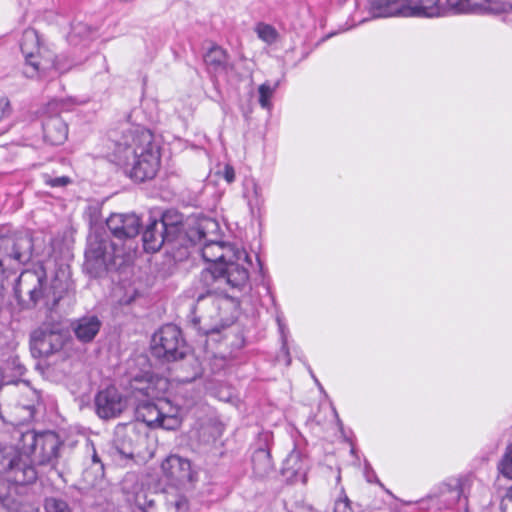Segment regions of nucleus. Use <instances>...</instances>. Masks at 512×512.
<instances>
[{
	"instance_id": "obj_1",
	"label": "nucleus",
	"mask_w": 512,
	"mask_h": 512,
	"mask_svg": "<svg viewBox=\"0 0 512 512\" xmlns=\"http://www.w3.org/2000/svg\"><path fill=\"white\" fill-rule=\"evenodd\" d=\"M114 156L118 160H161V144L155 141L151 130L126 123L120 133L110 135Z\"/></svg>"
},
{
	"instance_id": "obj_2",
	"label": "nucleus",
	"mask_w": 512,
	"mask_h": 512,
	"mask_svg": "<svg viewBox=\"0 0 512 512\" xmlns=\"http://www.w3.org/2000/svg\"><path fill=\"white\" fill-rule=\"evenodd\" d=\"M210 228L216 229L217 223L212 220H205L188 233L189 239L194 244H202L201 254L206 262L210 263L211 266L218 267L248 263V255L244 250H240L230 243L208 239L206 230Z\"/></svg>"
},
{
	"instance_id": "obj_3",
	"label": "nucleus",
	"mask_w": 512,
	"mask_h": 512,
	"mask_svg": "<svg viewBox=\"0 0 512 512\" xmlns=\"http://www.w3.org/2000/svg\"><path fill=\"white\" fill-rule=\"evenodd\" d=\"M13 439L17 440V447L24 454L31 456L34 464L38 466L54 467L58 456L61 441L52 431L36 433L33 430H15Z\"/></svg>"
},
{
	"instance_id": "obj_4",
	"label": "nucleus",
	"mask_w": 512,
	"mask_h": 512,
	"mask_svg": "<svg viewBox=\"0 0 512 512\" xmlns=\"http://www.w3.org/2000/svg\"><path fill=\"white\" fill-rule=\"evenodd\" d=\"M230 267L209 266L199 276V284L203 292L196 296L201 301L206 295L225 292V286L233 290H243L249 280V273L243 264H231Z\"/></svg>"
},
{
	"instance_id": "obj_5",
	"label": "nucleus",
	"mask_w": 512,
	"mask_h": 512,
	"mask_svg": "<svg viewBox=\"0 0 512 512\" xmlns=\"http://www.w3.org/2000/svg\"><path fill=\"white\" fill-rule=\"evenodd\" d=\"M21 52L25 58L23 73L27 78L51 77V70H59L51 51L42 46L38 32L33 28L24 30L20 42Z\"/></svg>"
},
{
	"instance_id": "obj_6",
	"label": "nucleus",
	"mask_w": 512,
	"mask_h": 512,
	"mask_svg": "<svg viewBox=\"0 0 512 512\" xmlns=\"http://www.w3.org/2000/svg\"><path fill=\"white\" fill-rule=\"evenodd\" d=\"M80 104L75 98L53 99L39 112L43 139L51 145H61L68 137V125L61 117L62 112L70 111Z\"/></svg>"
},
{
	"instance_id": "obj_7",
	"label": "nucleus",
	"mask_w": 512,
	"mask_h": 512,
	"mask_svg": "<svg viewBox=\"0 0 512 512\" xmlns=\"http://www.w3.org/2000/svg\"><path fill=\"white\" fill-rule=\"evenodd\" d=\"M115 245L106 237L91 235L85 251L84 269L92 277H101L115 264Z\"/></svg>"
},
{
	"instance_id": "obj_8",
	"label": "nucleus",
	"mask_w": 512,
	"mask_h": 512,
	"mask_svg": "<svg viewBox=\"0 0 512 512\" xmlns=\"http://www.w3.org/2000/svg\"><path fill=\"white\" fill-rule=\"evenodd\" d=\"M32 239L28 235L0 237V304L4 299L3 274L6 267L25 264L31 259Z\"/></svg>"
},
{
	"instance_id": "obj_9",
	"label": "nucleus",
	"mask_w": 512,
	"mask_h": 512,
	"mask_svg": "<svg viewBox=\"0 0 512 512\" xmlns=\"http://www.w3.org/2000/svg\"><path fill=\"white\" fill-rule=\"evenodd\" d=\"M151 352L166 361L182 359L186 354V346L181 330L173 324L160 328L152 337Z\"/></svg>"
},
{
	"instance_id": "obj_10",
	"label": "nucleus",
	"mask_w": 512,
	"mask_h": 512,
	"mask_svg": "<svg viewBox=\"0 0 512 512\" xmlns=\"http://www.w3.org/2000/svg\"><path fill=\"white\" fill-rule=\"evenodd\" d=\"M66 342V334L59 324L43 323L30 335V349L35 358L49 357L59 352Z\"/></svg>"
},
{
	"instance_id": "obj_11",
	"label": "nucleus",
	"mask_w": 512,
	"mask_h": 512,
	"mask_svg": "<svg viewBox=\"0 0 512 512\" xmlns=\"http://www.w3.org/2000/svg\"><path fill=\"white\" fill-rule=\"evenodd\" d=\"M129 405V400L115 387H108L97 393L95 407L97 415L102 419L119 417Z\"/></svg>"
},
{
	"instance_id": "obj_12",
	"label": "nucleus",
	"mask_w": 512,
	"mask_h": 512,
	"mask_svg": "<svg viewBox=\"0 0 512 512\" xmlns=\"http://www.w3.org/2000/svg\"><path fill=\"white\" fill-rule=\"evenodd\" d=\"M483 9L494 14H505L512 21V0H482ZM447 8L453 13H469L474 10V0H445Z\"/></svg>"
},
{
	"instance_id": "obj_13",
	"label": "nucleus",
	"mask_w": 512,
	"mask_h": 512,
	"mask_svg": "<svg viewBox=\"0 0 512 512\" xmlns=\"http://www.w3.org/2000/svg\"><path fill=\"white\" fill-rule=\"evenodd\" d=\"M13 462L2 477L15 485H28L36 481L38 473L28 454L21 451Z\"/></svg>"
},
{
	"instance_id": "obj_14",
	"label": "nucleus",
	"mask_w": 512,
	"mask_h": 512,
	"mask_svg": "<svg viewBox=\"0 0 512 512\" xmlns=\"http://www.w3.org/2000/svg\"><path fill=\"white\" fill-rule=\"evenodd\" d=\"M110 232L118 239H130L139 234L140 218L134 213H114L106 221Z\"/></svg>"
},
{
	"instance_id": "obj_15",
	"label": "nucleus",
	"mask_w": 512,
	"mask_h": 512,
	"mask_svg": "<svg viewBox=\"0 0 512 512\" xmlns=\"http://www.w3.org/2000/svg\"><path fill=\"white\" fill-rule=\"evenodd\" d=\"M165 476L174 484H182L191 479V465L187 459L170 455L161 465Z\"/></svg>"
},
{
	"instance_id": "obj_16",
	"label": "nucleus",
	"mask_w": 512,
	"mask_h": 512,
	"mask_svg": "<svg viewBox=\"0 0 512 512\" xmlns=\"http://www.w3.org/2000/svg\"><path fill=\"white\" fill-rule=\"evenodd\" d=\"M406 8L409 17L433 18L445 13V0H410Z\"/></svg>"
},
{
	"instance_id": "obj_17",
	"label": "nucleus",
	"mask_w": 512,
	"mask_h": 512,
	"mask_svg": "<svg viewBox=\"0 0 512 512\" xmlns=\"http://www.w3.org/2000/svg\"><path fill=\"white\" fill-rule=\"evenodd\" d=\"M17 292L28 294L30 300L36 304L40 298L44 297L42 278L36 273H22L18 279ZM45 298L47 299L45 302L46 306L51 309V303L49 301L48 295H45Z\"/></svg>"
},
{
	"instance_id": "obj_18",
	"label": "nucleus",
	"mask_w": 512,
	"mask_h": 512,
	"mask_svg": "<svg viewBox=\"0 0 512 512\" xmlns=\"http://www.w3.org/2000/svg\"><path fill=\"white\" fill-rule=\"evenodd\" d=\"M370 12L373 17H409L406 11V0H369Z\"/></svg>"
},
{
	"instance_id": "obj_19",
	"label": "nucleus",
	"mask_w": 512,
	"mask_h": 512,
	"mask_svg": "<svg viewBox=\"0 0 512 512\" xmlns=\"http://www.w3.org/2000/svg\"><path fill=\"white\" fill-rule=\"evenodd\" d=\"M102 323L95 315H86L72 324L76 338L83 343L91 342L98 334Z\"/></svg>"
},
{
	"instance_id": "obj_20",
	"label": "nucleus",
	"mask_w": 512,
	"mask_h": 512,
	"mask_svg": "<svg viewBox=\"0 0 512 512\" xmlns=\"http://www.w3.org/2000/svg\"><path fill=\"white\" fill-rule=\"evenodd\" d=\"M160 162H123V172L135 182L153 179L159 169Z\"/></svg>"
},
{
	"instance_id": "obj_21",
	"label": "nucleus",
	"mask_w": 512,
	"mask_h": 512,
	"mask_svg": "<svg viewBox=\"0 0 512 512\" xmlns=\"http://www.w3.org/2000/svg\"><path fill=\"white\" fill-rule=\"evenodd\" d=\"M143 246L147 252H157L163 244L168 241V233L159 225L157 219L151 221L145 228L143 235Z\"/></svg>"
},
{
	"instance_id": "obj_22",
	"label": "nucleus",
	"mask_w": 512,
	"mask_h": 512,
	"mask_svg": "<svg viewBox=\"0 0 512 512\" xmlns=\"http://www.w3.org/2000/svg\"><path fill=\"white\" fill-rule=\"evenodd\" d=\"M204 62L209 71L217 75H227L232 69V65L228 61L226 51L219 46H213L205 54Z\"/></svg>"
},
{
	"instance_id": "obj_23",
	"label": "nucleus",
	"mask_w": 512,
	"mask_h": 512,
	"mask_svg": "<svg viewBox=\"0 0 512 512\" xmlns=\"http://www.w3.org/2000/svg\"><path fill=\"white\" fill-rule=\"evenodd\" d=\"M162 408L150 401H140L135 409V417L147 426L156 428L162 415Z\"/></svg>"
},
{
	"instance_id": "obj_24",
	"label": "nucleus",
	"mask_w": 512,
	"mask_h": 512,
	"mask_svg": "<svg viewBox=\"0 0 512 512\" xmlns=\"http://www.w3.org/2000/svg\"><path fill=\"white\" fill-rule=\"evenodd\" d=\"M157 222L168 233V241H175L182 233L183 215L175 210L165 211Z\"/></svg>"
},
{
	"instance_id": "obj_25",
	"label": "nucleus",
	"mask_w": 512,
	"mask_h": 512,
	"mask_svg": "<svg viewBox=\"0 0 512 512\" xmlns=\"http://www.w3.org/2000/svg\"><path fill=\"white\" fill-rule=\"evenodd\" d=\"M139 440L140 434L134 428L127 429L116 441L117 451L126 458H133Z\"/></svg>"
},
{
	"instance_id": "obj_26",
	"label": "nucleus",
	"mask_w": 512,
	"mask_h": 512,
	"mask_svg": "<svg viewBox=\"0 0 512 512\" xmlns=\"http://www.w3.org/2000/svg\"><path fill=\"white\" fill-rule=\"evenodd\" d=\"M252 465L254 473L259 477L266 476L273 468L269 450L258 448L252 456Z\"/></svg>"
},
{
	"instance_id": "obj_27",
	"label": "nucleus",
	"mask_w": 512,
	"mask_h": 512,
	"mask_svg": "<svg viewBox=\"0 0 512 512\" xmlns=\"http://www.w3.org/2000/svg\"><path fill=\"white\" fill-rule=\"evenodd\" d=\"M283 471L291 476H304L306 467L301 458V453L297 450L291 451L283 464Z\"/></svg>"
},
{
	"instance_id": "obj_28",
	"label": "nucleus",
	"mask_w": 512,
	"mask_h": 512,
	"mask_svg": "<svg viewBox=\"0 0 512 512\" xmlns=\"http://www.w3.org/2000/svg\"><path fill=\"white\" fill-rule=\"evenodd\" d=\"M21 452L17 447V440L14 445L0 444V476L2 477L7 469L14 463L15 458Z\"/></svg>"
},
{
	"instance_id": "obj_29",
	"label": "nucleus",
	"mask_w": 512,
	"mask_h": 512,
	"mask_svg": "<svg viewBox=\"0 0 512 512\" xmlns=\"http://www.w3.org/2000/svg\"><path fill=\"white\" fill-rule=\"evenodd\" d=\"M280 85V81H275L271 84L269 81L264 82L258 87L259 104L263 109L271 111L273 108L272 96Z\"/></svg>"
},
{
	"instance_id": "obj_30",
	"label": "nucleus",
	"mask_w": 512,
	"mask_h": 512,
	"mask_svg": "<svg viewBox=\"0 0 512 512\" xmlns=\"http://www.w3.org/2000/svg\"><path fill=\"white\" fill-rule=\"evenodd\" d=\"M104 478V465L95 463L86 468L82 473V480L86 487L98 485Z\"/></svg>"
},
{
	"instance_id": "obj_31",
	"label": "nucleus",
	"mask_w": 512,
	"mask_h": 512,
	"mask_svg": "<svg viewBox=\"0 0 512 512\" xmlns=\"http://www.w3.org/2000/svg\"><path fill=\"white\" fill-rule=\"evenodd\" d=\"M10 483L12 482L7 481L5 477L0 479V505L9 510L14 508L16 492V487L11 486Z\"/></svg>"
},
{
	"instance_id": "obj_32",
	"label": "nucleus",
	"mask_w": 512,
	"mask_h": 512,
	"mask_svg": "<svg viewBox=\"0 0 512 512\" xmlns=\"http://www.w3.org/2000/svg\"><path fill=\"white\" fill-rule=\"evenodd\" d=\"M131 392L132 396L140 401V396H153L154 388L149 381L135 378L131 383Z\"/></svg>"
},
{
	"instance_id": "obj_33",
	"label": "nucleus",
	"mask_w": 512,
	"mask_h": 512,
	"mask_svg": "<svg viewBox=\"0 0 512 512\" xmlns=\"http://www.w3.org/2000/svg\"><path fill=\"white\" fill-rule=\"evenodd\" d=\"M93 32L92 26L81 21H74L71 23V30L68 36L69 41L73 42L75 38L87 39Z\"/></svg>"
},
{
	"instance_id": "obj_34",
	"label": "nucleus",
	"mask_w": 512,
	"mask_h": 512,
	"mask_svg": "<svg viewBox=\"0 0 512 512\" xmlns=\"http://www.w3.org/2000/svg\"><path fill=\"white\" fill-rule=\"evenodd\" d=\"M255 31L259 39L267 44H273L278 38L277 30L272 25L263 22L257 24Z\"/></svg>"
},
{
	"instance_id": "obj_35",
	"label": "nucleus",
	"mask_w": 512,
	"mask_h": 512,
	"mask_svg": "<svg viewBox=\"0 0 512 512\" xmlns=\"http://www.w3.org/2000/svg\"><path fill=\"white\" fill-rule=\"evenodd\" d=\"M498 471L505 478L512 480V445L506 448L504 455L498 463Z\"/></svg>"
},
{
	"instance_id": "obj_36",
	"label": "nucleus",
	"mask_w": 512,
	"mask_h": 512,
	"mask_svg": "<svg viewBox=\"0 0 512 512\" xmlns=\"http://www.w3.org/2000/svg\"><path fill=\"white\" fill-rule=\"evenodd\" d=\"M214 174L218 179H224L228 184H231L235 180V169L228 162H219L216 167Z\"/></svg>"
},
{
	"instance_id": "obj_37",
	"label": "nucleus",
	"mask_w": 512,
	"mask_h": 512,
	"mask_svg": "<svg viewBox=\"0 0 512 512\" xmlns=\"http://www.w3.org/2000/svg\"><path fill=\"white\" fill-rule=\"evenodd\" d=\"M46 512H70L68 504L58 498H48L45 501Z\"/></svg>"
},
{
	"instance_id": "obj_38",
	"label": "nucleus",
	"mask_w": 512,
	"mask_h": 512,
	"mask_svg": "<svg viewBox=\"0 0 512 512\" xmlns=\"http://www.w3.org/2000/svg\"><path fill=\"white\" fill-rule=\"evenodd\" d=\"M180 425V419L176 415H168L162 412L159 423L157 427L166 429V430H174L178 428Z\"/></svg>"
},
{
	"instance_id": "obj_39",
	"label": "nucleus",
	"mask_w": 512,
	"mask_h": 512,
	"mask_svg": "<svg viewBox=\"0 0 512 512\" xmlns=\"http://www.w3.org/2000/svg\"><path fill=\"white\" fill-rule=\"evenodd\" d=\"M45 183L51 187H64L71 183V179L67 176L51 177L45 176Z\"/></svg>"
},
{
	"instance_id": "obj_40",
	"label": "nucleus",
	"mask_w": 512,
	"mask_h": 512,
	"mask_svg": "<svg viewBox=\"0 0 512 512\" xmlns=\"http://www.w3.org/2000/svg\"><path fill=\"white\" fill-rule=\"evenodd\" d=\"M334 512H354L349 499L345 496L335 502Z\"/></svg>"
},
{
	"instance_id": "obj_41",
	"label": "nucleus",
	"mask_w": 512,
	"mask_h": 512,
	"mask_svg": "<svg viewBox=\"0 0 512 512\" xmlns=\"http://www.w3.org/2000/svg\"><path fill=\"white\" fill-rule=\"evenodd\" d=\"M11 112L10 101L7 97H0V122Z\"/></svg>"
},
{
	"instance_id": "obj_42",
	"label": "nucleus",
	"mask_w": 512,
	"mask_h": 512,
	"mask_svg": "<svg viewBox=\"0 0 512 512\" xmlns=\"http://www.w3.org/2000/svg\"><path fill=\"white\" fill-rule=\"evenodd\" d=\"M503 512H512V487H510L501 502Z\"/></svg>"
},
{
	"instance_id": "obj_43",
	"label": "nucleus",
	"mask_w": 512,
	"mask_h": 512,
	"mask_svg": "<svg viewBox=\"0 0 512 512\" xmlns=\"http://www.w3.org/2000/svg\"><path fill=\"white\" fill-rule=\"evenodd\" d=\"M290 512H313V507L305 502H296Z\"/></svg>"
},
{
	"instance_id": "obj_44",
	"label": "nucleus",
	"mask_w": 512,
	"mask_h": 512,
	"mask_svg": "<svg viewBox=\"0 0 512 512\" xmlns=\"http://www.w3.org/2000/svg\"><path fill=\"white\" fill-rule=\"evenodd\" d=\"M222 328H224L223 324H221V325L215 324L212 326L203 327L202 329L205 334H210V333H219Z\"/></svg>"
},
{
	"instance_id": "obj_45",
	"label": "nucleus",
	"mask_w": 512,
	"mask_h": 512,
	"mask_svg": "<svg viewBox=\"0 0 512 512\" xmlns=\"http://www.w3.org/2000/svg\"><path fill=\"white\" fill-rule=\"evenodd\" d=\"M95 463H102V462L98 458L97 453L94 451L93 456H92V464H95Z\"/></svg>"
}]
</instances>
